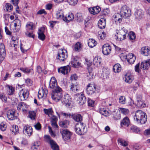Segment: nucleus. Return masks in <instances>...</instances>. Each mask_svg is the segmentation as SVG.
I'll return each instance as SVG.
<instances>
[{
    "instance_id": "b1692460",
    "label": "nucleus",
    "mask_w": 150,
    "mask_h": 150,
    "mask_svg": "<svg viewBox=\"0 0 150 150\" xmlns=\"http://www.w3.org/2000/svg\"><path fill=\"white\" fill-rule=\"evenodd\" d=\"M57 86V82L55 77H52L50 82L49 86L50 88L54 89Z\"/></svg>"
},
{
    "instance_id": "9b49d317",
    "label": "nucleus",
    "mask_w": 150,
    "mask_h": 150,
    "mask_svg": "<svg viewBox=\"0 0 150 150\" xmlns=\"http://www.w3.org/2000/svg\"><path fill=\"white\" fill-rule=\"evenodd\" d=\"M18 95L21 100H24L28 98L29 95V92L26 89H22L19 93Z\"/></svg>"
},
{
    "instance_id": "603ef678",
    "label": "nucleus",
    "mask_w": 150,
    "mask_h": 150,
    "mask_svg": "<svg viewBox=\"0 0 150 150\" xmlns=\"http://www.w3.org/2000/svg\"><path fill=\"white\" fill-rule=\"evenodd\" d=\"M12 132L15 135L18 132V127L16 125H13L11 129Z\"/></svg>"
},
{
    "instance_id": "052dcab7",
    "label": "nucleus",
    "mask_w": 150,
    "mask_h": 150,
    "mask_svg": "<svg viewBox=\"0 0 150 150\" xmlns=\"http://www.w3.org/2000/svg\"><path fill=\"white\" fill-rule=\"evenodd\" d=\"M119 102L122 104H125L126 102L125 97L124 96H120L119 98Z\"/></svg>"
},
{
    "instance_id": "5fc2aeb1",
    "label": "nucleus",
    "mask_w": 150,
    "mask_h": 150,
    "mask_svg": "<svg viewBox=\"0 0 150 150\" xmlns=\"http://www.w3.org/2000/svg\"><path fill=\"white\" fill-rule=\"evenodd\" d=\"M130 129L132 132L137 133L140 131L139 129L136 126H132L130 127Z\"/></svg>"
},
{
    "instance_id": "338daca9",
    "label": "nucleus",
    "mask_w": 150,
    "mask_h": 150,
    "mask_svg": "<svg viewBox=\"0 0 150 150\" xmlns=\"http://www.w3.org/2000/svg\"><path fill=\"white\" fill-rule=\"evenodd\" d=\"M8 94L11 95L13 94L14 91V88L12 86H8Z\"/></svg>"
},
{
    "instance_id": "bb28decb",
    "label": "nucleus",
    "mask_w": 150,
    "mask_h": 150,
    "mask_svg": "<svg viewBox=\"0 0 150 150\" xmlns=\"http://www.w3.org/2000/svg\"><path fill=\"white\" fill-rule=\"evenodd\" d=\"M106 25V19L105 18H101L98 21V26L100 29H104Z\"/></svg>"
},
{
    "instance_id": "2eb2a0df",
    "label": "nucleus",
    "mask_w": 150,
    "mask_h": 150,
    "mask_svg": "<svg viewBox=\"0 0 150 150\" xmlns=\"http://www.w3.org/2000/svg\"><path fill=\"white\" fill-rule=\"evenodd\" d=\"M111 47L108 44L104 45L102 48V51L103 54L105 55H108L111 52Z\"/></svg>"
},
{
    "instance_id": "4be33fe9",
    "label": "nucleus",
    "mask_w": 150,
    "mask_h": 150,
    "mask_svg": "<svg viewBox=\"0 0 150 150\" xmlns=\"http://www.w3.org/2000/svg\"><path fill=\"white\" fill-rule=\"evenodd\" d=\"M62 96V94L60 93H52L51 94V97L52 99L56 102H58L60 100H61Z\"/></svg>"
},
{
    "instance_id": "39448f33",
    "label": "nucleus",
    "mask_w": 150,
    "mask_h": 150,
    "mask_svg": "<svg viewBox=\"0 0 150 150\" xmlns=\"http://www.w3.org/2000/svg\"><path fill=\"white\" fill-rule=\"evenodd\" d=\"M44 138L45 141L50 144L51 148L53 150H59L58 145L54 141L51 139L49 136H45Z\"/></svg>"
},
{
    "instance_id": "4468645a",
    "label": "nucleus",
    "mask_w": 150,
    "mask_h": 150,
    "mask_svg": "<svg viewBox=\"0 0 150 150\" xmlns=\"http://www.w3.org/2000/svg\"><path fill=\"white\" fill-rule=\"evenodd\" d=\"M144 11L141 9H137L134 12V16L135 19L139 21L143 18L144 15Z\"/></svg>"
},
{
    "instance_id": "8fccbe9b",
    "label": "nucleus",
    "mask_w": 150,
    "mask_h": 150,
    "mask_svg": "<svg viewBox=\"0 0 150 150\" xmlns=\"http://www.w3.org/2000/svg\"><path fill=\"white\" fill-rule=\"evenodd\" d=\"M20 70L25 73H29L33 70L32 69H29L28 68H21Z\"/></svg>"
},
{
    "instance_id": "f257e3e1",
    "label": "nucleus",
    "mask_w": 150,
    "mask_h": 150,
    "mask_svg": "<svg viewBox=\"0 0 150 150\" xmlns=\"http://www.w3.org/2000/svg\"><path fill=\"white\" fill-rule=\"evenodd\" d=\"M135 121L138 123L144 124L147 120V116L146 114L141 110L137 111L134 116Z\"/></svg>"
},
{
    "instance_id": "6ab92c4d",
    "label": "nucleus",
    "mask_w": 150,
    "mask_h": 150,
    "mask_svg": "<svg viewBox=\"0 0 150 150\" xmlns=\"http://www.w3.org/2000/svg\"><path fill=\"white\" fill-rule=\"evenodd\" d=\"M150 65V60L144 61L142 62L140 65V68L143 70H147L149 67Z\"/></svg>"
},
{
    "instance_id": "864d4df0",
    "label": "nucleus",
    "mask_w": 150,
    "mask_h": 150,
    "mask_svg": "<svg viewBox=\"0 0 150 150\" xmlns=\"http://www.w3.org/2000/svg\"><path fill=\"white\" fill-rule=\"evenodd\" d=\"M120 110L122 113L125 115H128L129 113V110L127 108H120Z\"/></svg>"
},
{
    "instance_id": "c03bdc74",
    "label": "nucleus",
    "mask_w": 150,
    "mask_h": 150,
    "mask_svg": "<svg viewBox=\"0 0 150 150\" xmlns=\"http://www.w3.org/2000/svg\"><path fill=\"white\" fill-rule=\"evenodd\" d=\"M62 88L59 86H57L54 88V89L52 93H57L58 94L59 93L60 94H62Z\"/></svg>"
},
{
    "instance_id": "0eeeda50",
    "label": "nucleus",
    "mask_w": 150,
    "mask_h": 150,
    "mask_svg": "<svg viewBox=\"0 0 150 150\" xmlns=\"http://www.w3.org/2000/svg\"><path fill=\"white\" fill-rule=\"evenodd\" d=\"M120 13L123 17L125 18L129 17L131 15L130 9L126 5L122 7L120 9Z\"/></svg>"
},
{
    "instance_id": "58836bf2",
    "label": "nucleus",
    "mask_w": 150,
    "mask_h": 150,
    "mask_svg": "<svg viewBox=\"0 0 150 150\" xmlns=\"http://www.w3.org/2000/svg\"><path fill=\"white\" fill-rule=\"evenodd\" d=\"M130 123L129 120V118L127 117H126L123 119L122 121L121 125L122 126L125 125L128 126Z\"/></svg>"
},
{
    "instance_id": "0e129e2a",
    "label": "nucleus",
    "mask_w": 150,
    "mask_h": 150,
    "mask_svg": "<svg viewBox=\"0 0 150 150\" xmlns=\"http://www.w3.org/2000/svg\"><path fill=\"white\" fill-rule=\"evenodd\" d=\"M39 144L38 142H35L32 146L31 149L32 150H37Z\"/></svg>"
},
{
    "instance_id": "c756f323",
    "label": "nucleus",
    "mask_w": 150,
    "mask_h": 150,
    "mask_svg": "<svg viewBox=\"0 0 150 150\" xmlns=\"http://www.w3.org/2000/svg\"><path fill=\"white\" fill-rule=\"evenodd\" d=\"M101 62V59L98 57H95L93 59V63L97 67H99L100 65Z\"/></svg>"
},
{
    "instance_id": "774afa93",
    "label": "nucleus",
    "mask_w": 150,
    "mask_h": 150,
    "mask_svg": "<svg viewBox=\"0 0 150 150\" xmlns=\"http://www.w3.org/2000/svg\"><path fill=\"white\" fill-rule=\"evenodd\" d=\"M25 81L28 86H30L32 85L33 81L30 79L27 78L25 79Z\"/></svg>"
},
{
    "instance_id": "7ed1b4c3",
    "label": "nucleus",
    "mask_w": 150,
    "mask_h": 150,
    "mask_svg": "<svg viewBox=\"0 0 150 150\" xmlns=\"http://www.w3.org/2000/svg\"><path fill=\"white\" fill-rule=\"evenodd\" d=\"M118 31V33L117 32V35H115V38L116 40L120 41L125 39L128 33L127 30L123 27Z\"/></svg>"
},
{
    "instance_id": "7c9ffc66",
    "label": "nucleus",
    "mask_w": 150,
    "mask_h": 150,
    "mask_svg": "<svg viewBox=\"0 0 150 150\" xmlns=\"http://www.w3.org/2000/svg\"><path fill=\"white\" fill-rule=\"evenodd\" d=\"M134 80V78L132 75L129 74L126 75L124 78L125 82L129 83H131Z\"/></svg>"
},
{
    "instance_id": "c85d7f7f",
    "label": "nucleus",
    "mask_w": 150,
    "mask_h": 150,
    "mask_svg": "<svg viewBox=\"0 0 150 150\" xmlns=\"http://www.w3.org/2000/svg\"><path fill=\"white\" fill-rule=\"evenodd\" d=\"M56 17L57 19H62L64 21V17L63 12L62 10H59L57 11L56 14Z\"/></svg>"
},
{
    "instance_id": "e2e57ef3",
    "label": "nucleus",
    "mask_w": 150,
    "mask_h": 150,
    "mask_svg": "<svg viewBox=\"0 0 150 150\" xmlns=\"http://www.w3.org/2000/svg\"><path fill=\"white\" fill-rule=\"evenodd\" d=\"M76 16L77 18V20L78 21L80 22L83 21V19L81 13H78Z\"/></svg>"
},
{
    "instance_id": "393cba45",
    "label": "nucleus",
    "mask_w": 150,
    "mask_h": 150,
    "mask_svg": "<svg viewBox=\"0 0 150 150\" xmlns=\"http://www.w3.org/2000/svg\"><path fill=\"white\" fill-rule=\"evenodd\" d=\"M70 90L74 93L76 92L79 89V86L77 82L74 83H71L70 85Z\"/></svg>"
},
{
    "instance_id": "f3484780",
    "label": "nucleus",
    "mask_w": 150,
    "mask_h": 150,
    "mask_svg": "<svg viewBox=\"0 0 150 150\" xmlns=\"http://www.w3.org/2000/svg\"><path fill=\"white\" fill-rule=\"evenodd\" d=\"M70 67L69 66L61 67L58 69V71L59 73L63 74H66L70 72Z\"/></svg>"
},
{
    "instance_id": "13d9d810",
    "label": "nucleus",
    "mask_w": 150,
    "mask_h": 150,
    "mask_svg": "<svg viewBox=\"0 0 150 150\" xmlns=\"http://www.w3.org/2000/svg\"><path fill=\"white\" fill-rule=\"evenodd\" d=\"M137 105L138 107H139L144 108L146 106V104L144 103L143 100L137 103Z\"/></svg>"
},
{
    "instance_id": "9d476101",
    "label": "nucleus",
    "mask_w": 150,
    "mask_h": 150,
    "mask_svg": "<svg viewBox=\"0 0 150 150\" xmlns=\"http://www.w3.org/2000/svg\"><path fill=\"white\" fill-rule=\"evenodd\" d=\"M48 93L47 89L45 87H42L38 91V97L39 99L42 98L45 99L47 97Z\"/></svg>"
},
{
    "instance_id": "bf43d9fd",
    "label": "nucleus",
    "mask_w": 150,
    "mask_h": 150,
    "mask_svg": "<svg viewBox=\"0 0 150 150\" xmlns=\"http://www.w3.org/2000/svg\"><path fill=\"white\" fill-rule=\"evenodd\" d=\"M106 36V34L104 32H100V33L98 35V38L99 39L103 40L105 38Z\"/></svg>"
},
{
    "instance_id": "79ce46f5",
    "label": "nucleus",
    "mask_w": 150,
    "mask_h": 150,
    "mask_svg": "<svg viewBox=\"0 0 150 150\" xmlns=\"http://www.w3.org/2000/svg\"><path fill=\"white\" fill-rule=\"evenodd\" d=\"M43 111L45 113L48 115L49 117L50 116V115H52L54 113L52 108H50L48 109L45 108L44 109Z\"/></svg>"
},
{
    "instance_id": "5701e85b",
    "label": "nucleus",
    "mask_w": 150,
    "mask_h": 150,
    "mask_svg": "<svg viewBox=\"0 0 150 150\" xmlns=\"http://www.w3.org/2000/svg\"><path fill=\"white\" fill-rule=\"evenodd\" d=\"M88 10L91 14L95 15L99 13L101 9L99 6H96L89 8Z\"/></svg>"
},
{
    "instance_id": "c9c22d12",
    "label": "nucleus",
    "mask_w": 150,
    "mask_h": 150,
    "mask_svg": "<svg viewBox=\"0 0 150 150\" xmlns=\"http://www.w3.org/2000/svg\"><path fill=\"white\" fill-rule=\"evenodd\" d=\"M74 18V15L72 13H69L67 17H64V21L67 22H68L72 20Z\"/></svg>"
},
{
    "instance_id": "37998d69",
    "label": "nucleus",
    "mask_w": 150,
    "mask_h": 150,
    "mask_svg": "<svg viewBox=\"0 0 150 150\" xmlns=\"http://www.w3.org/2000/svg\"><path fill=\"white\" fill-rule=\"evenodd\" d=\"M62 88L59 86H57L54 88V89L52 93H57L58 94L59 93L60 94H62Z\"/></svg>"
},
{
    "instance_id": "de8ad7c7",
    "label": "nucleus",
    "mask_w": 150,
    "mask_h": 150,
    "mask_svg": "<svg viewBox=\"0 0 150 150\" xmlns=\"http://www.w3.org/2000/svg\"><path fill=\"white\" fill-rule=\"evenodd\" d=\"M26 104L25 103L23 102H20L18 104L17 106V109L18 110H20L22 109L23 111L24 109V108L26 107Z\"/></svg>"
},
{
    "instance_id": "e433bc0d",
    "label": "nucleus",
    "mask_w": 150,
    "mask_h": 150,
    "mask_svg": "<svg viewBox=\"0 0 150 150\" xmlns=\"http://www.w3.org/2000/svg\"><path fill=\"white\" fill-rule=\"evenodd\" d=\"M113 69L115 72L119 73L121 71V66L119 64H116L113 66Z\"/></svg>"
},
{
    "instance_id": "473e14b6",
    "label": "nucleus",
    "mask_w": 150,
    "mask_h": 150,
    "mask_svg": "<svg viewBox=\"0 0 150 150\" xmlns=\"http://www.w3.org/2000/svg\"><path fill=\"white\" fill-rule=\"evenodd\" d=\"M35 28L34 24L33 22H28L26 25L27 31L33 30L35 29Z\"/></svg>"
},
{
    "instance_id": "412c9836",
    "label": "nucleus",
    "mask_w": 150,
    "mask_h": 150,
    "mask_svg": "<svg viewBox=\"0 0 150 150\" xmlns=\"http://www.w3.org/2000/svg\"><path fill=\"white\" fill-rule=\"evenodd\" d=\"M33 132L32 128L28 125H25L23 128V132L26 134L28 136H30Z\"/></svg>"
},
{
    "instance_id": "72a5a7b5",
    "label": "nucleus",
    "mask_w": 150,
    "mask_h": 150,
    "mask_svg": "<svg viewBox=\"0 0 150 150\" xmlns=\"http://www.w3.org/2000/svg\"><path fill=\"white\" fill-rule=\"evenodd\" d=\"M72 65L75 68H77L80 66V63L75 58H73L71 62Z\"/></svg>"
},
{
    "instance_id": "2f4dec72",
    "label": "nucleus",
    "mask_w": 150,
    "mask_h": 150,
    "mask_svg": "<svg viewBox=\"0 0 150 150\" xmlns=\"http://www.w3.org/2000/svg\"><path fill=\"white\" fill-rule=\"evenodd\" d=\"M141 54L145 56H147L150 52V50L147 47H144L141 48Z\"/></svg>"
},
{
    "instance_id": "6e6d98bb",
    "label": "nucleus",
    "mask_w": 150,
    "mask_h": 150,
    "mask_svg": "<svg viewBox=\"0 0 150 150\" xmlns=\"http://www.w3.org/2000/svg\"><path fill=\"white\" fill-rule=\"evenodd\" d=\"M109 73V71L105 68H103L102 69V75L103 77L107 76Z\"/></svg>"
},
{
    "instance_id": "ddd939ff",
    "label": "nucleus",
    "mask_w": 150,
    "mask_h": 150,
    "mask_svg": "<svg viewBox=\"0 0 150 150\" xmlns=\"http://www.w3.org/2000/svg\"><path fill=\"white\" fill-rule=\"evenodd\" d=\"M6 55L5 47L4 44L1 43L0 45V64L4 59Z\"/></svg>"
},
{
    "instance_id": "4c0bfd02",
    "label": "nucleus",
    "mask_w": 150,
    "mask_h": 150,
    "mask_svg": "<svg viewBox=\"0 0 150 150\" xmlns=\"http://www.w3.org/2000/svg\"><path fill=\"white\" fill-rule=\"evenodd\" d=\"M69 124V122L67 120H64L59 122V125L60 126L62 127H67Z\"/></svg>"
},
{
    "instance_id": "49530a36",
    "label": "nucleus",
    "mask_w": 150,
    "mask_h": 150,
    "mask_svg": "<svg viewBox=\"0 0 150 150\" xmlns=\"http://www.w3.org/2000/svg\"><path fill=\"white\" fill-rule=\"evenodd\" d=\"M4 10L8 11H11L13 8L12 6L10 3H7L5 5Z\"/></svg>"
},
{
    "instance_id": "4d7b16f0",
    "label": "nucleus",
    "mask_w": 150,
    "mask_h": 150,
    "mask_svg": "<svg viewBox=\"0 0 150 150\" xmlns=\"http://www.w3.org/2000/svg\"><path fill=\"white\" fill-rule=\"evenodd\" d=\"M7 126L6 123L3 122H1L0 124V129L2 131H4L6 130Z\"/></svg>"
},
{
    "instance_id": "a18cd8bd",
    "label": "nucleus",
    "mask_w": 150,
    "mask_h": 150,
    "mask_svg": "<svg viewBox=\"0 0 150 150\" xmlns=\"http://www.w3.org/2000/svg\"><path fill=\"white\" fill-rule=\"evenodd\" d=\"M72 116L74 119L76 121H81L82 120V116L80 114L74 115Z\"/></svg>"
},
{
    "instance_id": "f03ea898",
    "label": "nucleus",
    "mask_w": 150,
    "mask_h": 150,
    "mask_svg": "<svg viewBox=\"0 0 150 150\" xmlns=\"http://www.w3.org/2000/svg\"><path fill=\"white\" fill-rule=\"evenodd\" d=\"M74 129L76 133L80 135L84 134L87 131L85 125L81 122L76 124Z\"/></svg>"
},
{
    "instance_id": "a878e982",
    "label": "nucleus",
    "mask_w": 150,
    "mask_h": 150,
    "mask_svg": "<svg viewBox=\"0 0 150 150\" xmlns=\"http://www.w3.org/2000/svg\"><path fill=\"white\" fill-rule=\"evenodd\" d=\"M81 94L79 97L77 101L80 105H83L86 103V100L84 95L82 93Z\"/></svg>"
},
{
    "instance_id": "f704fd0d",
    "label": "nucleus",
    "mask_w": 150,
    "mask_h": 150,
    "mask_svg": "<svg viewBox=\"0 0 150 150\" xmlns=\"http://www.w3.org/2000/svg\"><path fill=\"white\" fill-rule=\"evenodd\" d=\"M97 44V42L93 39H89L88 40V46L91 48L95 47Z\"/></svg>"
},
{
    "instance_id": "f8f14e48",
    "label": "nucleus",
    "mask_w": 150,
    "mask_h": 150,
    "mask_svg": "<svg viewBox=\"0 0 150 150\" xmlns=\"http://www.w3.org/2000/svg\"><path fill=\"white\" fill-rule=\"evenodd\" d=\"M61 100L62 103L63 104L69 106L71 104V98L69 94H66L64 95L63 97L62 96Z\"/></svg>"
},
{
    "instance_id": "69168bd1",
    "label": "nucleus",
    "mask_w": 150,
    "mask_h": 150,
    "mask_svg": "<svg viewBox=\"0 0 150 150\" xmlns=\"http://www.w3.org/2000/svg\"><path fill=\"white\" fill-rule=\"evenodd\" d=\"M67 1L70 5L74 6L77 4L78 0H67Z\"/></svg>"
},
{
    "instance_id": "dca6fc26",
    "label": "nucleus",
    "mask_w": 150,
    "mask_h": 150,
    "mask_svg": "<svg viewBox=\"0 0 150 150\" xmlns=\"http://www.w3.org/2000/svg\"><path fill=\"white\" fill-rule=\"evenodd\" d=\"M125 57V59L127 60V62L129 64H133L136 59L135 56L132 53L129 54Z\"/></svg>"
},
{
    "instance_id": "a211bd4d",
    "label": "nucleus",
    "mask_w": 150,
    "mask_h": 150,
    "mask_svg": "<svg viewBox=\"0 0 150 150\" xmlns=\"http://www.w3.org/2000/svg\"><path fill=\"white\" fill-rule=\"evenodd\" d=\"M15 112L14 110H10L8 111L7 114V117L9 120H13L16 116H15Z\"/></svg>"
},
{
    "instance_id": "aec40b11",
    "label": "nucleus",
    "mask_w": 150,
    "mask_h": 150,
    "mask_svg": "<svg viewBox=\"0 0 150 150\" xmlns=\"http://www.w3.org/2000/svg\"><path fill=\"white\" fill-rule=\"evenodd\" d=\"M51 118V122L52 126L55 129L57 128L58 126L57 124V117L55 115H52Z\"/></svg>"
},
{
    "instance_id": "20e7f679",
    "label": "nucleus",
    "mask_w": 150,
    "mask_h": 150,
    "mask_svg": "<svg viewBox=\"0 0 150 150\" xmlns=\"http://www.w3.org/2000/svg\"><path fill=\"white\" fill-rule=\"evenodd\" d=\"M21 21L18 19H16L11 24V30L13 32H18L21 28Z\"/></svg>"
},
{
    "instance_id": "1a4fd4ad",
    "label": "nucleus",
    "mask_w": 150,
    "mask_h": 150,
    "mask_svg": "<svg viewBox=\"0 0 150 150\" xmlns=\"http://www.w3.org/2000/svg\"><path fill=\"white\" fill-rule=\"evenodd\" d=\"M96 86L94 83H90L87 85L86 92L87 94L91 95L96 92Z\"/></svg>"
},
{
    "instance_id": "423d86ee",
    "label": "nucleus",
    "mask_w": 150,
    "mask_h": 150,
    "mask_svg": "<svg viewBox=\"0 0 150 150\" xmlns=\"http://www.w3.org/2000/svg\"><path fill=\"white\" fill-rule=\"evenodd\" d=\"M68 54L67 51L64 49L58 50L57 58L60 61H64L67 58Z\"/></svg>"
},
{
    "instance_id": "ea45409f",
    "label": "nucleus",
    "mask_w": 150,
    "mask_h": 150,
    "mask_svg": "<svg viewBox=\"0 0 150 150\" xmlns=\"http://www.w3.org/2000/svg\"><path fill=\"white\" fill-rule=\"evenodd\" d=\"M118 142L120 144V145L123 146H126L128 145V142L122 139H119L118 140Z\"/></svg>"
},
{
    "instance_id": "cd10ccee",
    "label": "nucleus",
    "mask_w": 150,
    "mask_h": 150,
    "mask_svg": "<svg viewBox=\"0 0 150 150\" xmlns=\"http://www.w3.org/2000/svg\"><path fill=\"white\" fill-rule=\"evenodd\" d=\"M98 110L99 112L103 115L107 116L108 115V112L106 110V109L101 106L99 107Z\"/></svg>"
},
{
    "instance_id": "6e6552de",
    "label": "nucleus",
    "mask_w": 150,
    "mask_h": 150,
    "mask_svg": "<svg viewBox=\"0 0 150 150\" xmlns=\"http://www.w3.org/2000/svg\"><path fill=\"white\" fill-rule=\"evenodd\" d=\"M60 132L62 134L63 139L65 141H67L70 139L71 133L67 129H61L60 130Z\"/></svg>"
},
{
    "instance_id": "680f3d73",
    "label": "nucleus",
    "mask_w": 150,
    "mask_h": 150,
    "mask_svg": "<svg viewBox=\"0 0 150 150\" xmlns=\"http://www.w3.org/2000/svg\"><path fill=\"white\" fill-rule=\"evenodd\" d=\"M122 17H123L121 15V14H120L119 13H117L115 16L116 20L119 21V22L122 21Z\"/></svg>"
},
{
    "instance_id": "09e8293b",
    "label": "nucleus",
    "mask_w": 150,
    "mask_h": 150,
    "mask_svg": "<svg viewBox=\"0 0 150 150\" xmlns=\"http://www.w3.org/2000/svg\"><path fill=\"white\" fill-rule=\"evenodd\" d=\"M28 116L31 119L35 120V118L36 113L33 111H30Z\"/></svg>"
},
{
    "instance_id": "a19ab883",
    "label": "nucleus",
    "mask_w": 150,
    "mask_h": 150,
    "mask_svg": "<svg viewBox=\"0 0 150 150\" xmlns=\"http://www.w3.org/2000/svg\"><path fill=\"white\" fill-rule=\"evenodd\" d=\"M82 44L80 42H78L74 45V50L76 51H80L82 48Z\"/></svg>"
},
{
    "instance_id": "3c124183",
    "label": "nucleus",
    "mask_w": 150,
    "mask_h": 150,
    "mask_svg": "<svg viewBox=\"0 0 150 150\" xmlns=\"http://www.w3.org/2000/svg\"><path fill=\"white\" fill-rule=\"evenodd\" d=\"M127 35L129 36V39L131 40H134L136 38V35L132 31L130 32Z\"/></svg>"
}]
</instances>
